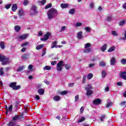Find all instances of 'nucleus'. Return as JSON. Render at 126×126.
I'll list each match as a JSON object with an SVG mask.
<instances>
[{"mask_svg":"<svg viewBox=\"0 0 126 126\" xmlns=\"http://www.w3.org/2000/svg\"><path fill=\"white\" fill-rule=\"evenodd\" d=\"M14 29L16 32H19V31H20V29H21V27L19 26H16L14 27Z\"/></svg>","mask_w":126,"mask_h":126,"instance_id":"obj_19","label":"nucleus"},{"mask_svg":"<svg viewBox=\"0 0 126 126\" xmlns=\"http://www.w3.org/2000/svg\"><path fill=\"white\" fill-rule=\"evenodd\" d=\"M101 75L102 78H105V77H106V75H107V73L106 72V71L103 70L101 73Z\"/></svg>","mask_w":126,"mask_h":126,"instance_id":"obj_22","label":"nucleus"},{"mask_svg":"<svg viewBox=\"0 0 126 126\" xmlns=\"http://www.w3.org/2000/svg\"><path fill=\"white\" fill-rule=\"evenodd\" d=\"M84 29L85 30H86V31H87V32H91V29L89 27H87L85 28Z\"/></svg>","mask_w":126,"mask_h":126,"instance_id":"obj_37","label":"nucleus"},{"mask_svg":"<svg viewBox=\"0 0 126 126\" xmlns=\"http://www.w3.org/2000/svg\"><path fill=\"white\" fill-rule=\"evenodd\" d=\"M19 119H21V116H19L18 115H16L12 117V120L14 122H15L16 123V121L18 120H19Z\"/></svg>","mask_w":126,"mask_h":126,"instance_id":"obj_10","label":"nucleus"},{"mask_svg":"<svg viewBox=\"0 0 126 126\" xmlns=\"http://www.w3.org/2000/svg\"><path fill=\"white\" fill-rule=\"evenodd\" d=\"M58 42L57 41H54L52 43V46H51V49H54V48H56L57 47V44Z\"/></svg>","mask_w":126,"mask_h":126,"instance_id":"obj_25","label":"nucleus"},{"mask_svg":"<svg viewBox=\"0 0 126 126\" xmlns=\"http://www.w3.org/2000/svg\"><path fill=\"white\" fill-rule=\"evenodd\" d=\"M106 118L105 115H102L100 118V121L101 122H104V120H105V118Z\"/></svg>","mask_w":126,"mask_h":126,"instance_id":"obj_46","label":"nucleus"},{"mask_svg":"<svg viewBox=\"0 0 126 126\" xmlns=\"http://www.w3.org/2000/svg\"><path fill=\"white\" fill-rule=\"evenodd\" d=\"M115 63H116V58L112 57L110 60V64L111 65H114Z\"/></svg>","mask_w":126,"mask_h":126,"instance_id":"obj_12","label":"nucleus"},{"mask_svg":"<svg viewBox=\"0 0 126 126\" xmlns=\"http://www.w3.org/2000/svg\"><path fill=\"white\" fill-rule=\"evenodd\" d=\"M112 102H108L106 105V108H109V107H110V106H112Z\"/></svg>","mask_w":126,"mask_h":126,"instance_id":"obj_53","label":"nucleus"},{"mask_svg":"<svg viewBox=\"0 0 126 126\" xmlns=\"http://www.w3.org/2000/svg\"><path fill=\"white\" fill-rule=\"evenodd\" d=\"M29 4V1L28 0H25L24 1V2H23V4L24 5H25L26 6V5H28V4Z\"/></svg>","mask_w":126,"mask_h":126,"instance_id":"obj_41","label":"nucleus"},{"mask_svg":"<svg viewBox=\"0 0 126 126\" xmlns=\"http://www.w3.org/2000/svg\"><path fill=\"white\" fill-rule=\"evenodd\" d=\"M120 78H123L125 80H126V70L124 71H121L119 74Z\"/></svg>","mask_w":126,"mask_h":126,"instance_id":"obj_6","label":"nucleus"},{"mask_svg":"<svg viewBox=\"0 0 126 126\" xmlns=\"http://www.w3.org/2000/svg\"><path fill=\"white\" fill-rule=\"evenodd\" d=\"M74 12H75V9H71L69 11V14L72 15L74 14Z\"/></svg>","mask_w":126,"mask_h":126,"instance_id":"obj_34","label":"nucleus"},{"mask_svg":"<svg viewBox=\"0 0 126 126\" xmlns=\"http://www.w3.org/2000/svg\"><path fill=\"white\" fill-rule=\"evenodd\" d=\"M38 13V10H37V6L35 5H33L31 8V15H33L34 14H37Z\"/></svg>","mask_w":126,"mask_h":126,"instance_id":"obj_5","label":"nucleus"},{"mask_svg":"<svg viewBox=\"0 0 126 126\" xmlns=\"http://www.w3.org/2000/svg\"><path fill=\"white\" fill-rule=\"evenodd\" d=\"M53 100L54 101H60V100H61V97H60V96L59 95H56L53 97Z\"/></svg>","mask_w":126,"mask_h":126,"instance_id":"obj_18","label":"nucleus"},{"mask_svg":"<svg viewBox=\"0 0 126 126\" xmlns=\"http://www.w3.org/2000/svg\"><path fill=\"white\" fill-rule=\"evenodd\" d=\"M0 47L1 48V49H2V50L4 49V48H5V43H4V42L3 41H1L0 42Z\"/></svg>","mask_w":126,"mask_h":126,"instance_id":"obj_14","label":"nucleus"},{"mask_svg":"<svg viewBox=\"0 0 126 126\" xmlns=\"http://www.w3.org/2000/svg\"><path fill=\"white\" fill-rule=\"evenodd\" d=\"M60 94L61 95H66V94H67V91H64L60 93Z\"/></svg>","mask_w":126,"mask_h":126,"instance_id":"obj_48","label":"nucleus"},{"mask_svg":"<svg viewBox=\"0 0 126 126\" xmlns=\"http://www.w3.org/2000/svg\"><path fill=\"white\" fill-rule=\"evenodd\" d=\"M125 23H126V21H122L121 22H120L119 25H120V26H123V25H124Z\"/></svg>","mask_w":126,"mask_h":126,"instance_id":"obj_49","label":"nucleus"},{"mask_svg":"<svg viewBox=\"0 0 126 126\" xmlns=\"http://www.w3.org/2000/svg\"><path fill=\"white\" fill-rule=\"evenodd\" d=\"M0 62L2 63L3 65H5L9 63V59L3 55H0Z\"/></svg>","mask_w":126,"mask_h":126,"instance_id":"obj_2","label":"nucleus"},{"mask_svg":"<svg viewBox=\"0 0 126 126\" xmlns=\"http://www.w3.org/2000/svg\"><path fill=\"white\" fill-rule=\"evenodd\" d=\"M10 6H11V4H10L6 5L5 8H6V9H8L9 8H10Z\"/></svg>","mask_w":126,"mask_h":126,"instance_id":"obj_55","label":"nucleus"},{"mask_svg":"<svg viewBox=\"0 0 126 126\" xmlns=\"http://www.w3.org/2000/svg\"><path fill=\"white\" fill-rule=\"evenodd\" d=\"M64 66H65L66 69H70V65L68 64H64Z\"/></svg>","mask_w":126,"mask_h":126,"instance_id":"obj_33","label":"nucleus"},{"mask_svg":"<svg viewBox=\"0 0 126 126\" xmlns=\"http://www.w3.org/2000/svg\"><path fill=\"white\" fill-rule=\"evenodd\" d=\"M111 34L113 35V36H118L119 35V33H118V32H116L115 31H111Z\"/></svg>","mask_w":126,"mask_h":126,"instance_id":"obj_30","label":"nucleus"},{"mask_svg":"<svg viewBox=\"0 0 126 126\" xmlns=\"http://www.w3.org/2000/svg\"><path fill=\"white\" fill-rule=\"evenodd\" d=\"M85 89L86 91L91 90V89H92V86H91V85L89 84V85L86 86Z\"/></svg>","mask_w":126,"mask_h":126,"instance_id":"obj_21","label":"nucleus"},{"mask_svg":"<svg viewBox=\"0 0 126 126\" xmlns=\"http://www.w3.org/2000/svg\"><path fill=\"white\" fill-rule=\"evenodd\" d=\"M23 69H24V66H22L19 67L18 68L17 71H18V72H20V71H22V70H23Z\"/></svg>","mask_w":126,"mask_h":126,"instance_id":"obj_24","label":"nucleus"},{"mask_svg":"<svg viewBox=\"0 0 126 126\" xmlns=\"http://www.w3.org/2000/svg\"><path fill=\"white\" fill-rule=\"evenodd\" d=\"M52 68L50 66H45L43 67L44 70H50Z\"/></svg>","mask_w":126,"mask_h":126,"instance_id":"obj_32","label":"nucleus"},{"mask_svg":"<svg viewBox=\"0 0 126 126\" xmlns=\"http://www.w3.org/2000/svg\"><path fill=\"white\" fill-rule=\"evenodd\" d=\"M121 105L123 107H126V101H123L121 103Z\"/></svg>","mask_w":126,"mask_h":126,"instance_id":"obj_50","label":"nucleus"},{"mask_svg":"<svg viewBox=\"0 0 126 126\" xmlns=\"http://www.w3.org/2000/svg\"><path fill=\"white\" fill-rule=\"evenodd\" d=\"M52 65H55V64H57V61H53L51 62Z\"/></svg>","mask_w":126,"mask_h":126,"instance_id":"obj_59","label":"nucleus"},{"mask_svg":"<svg viewBox=\"0 0 126 126\" xmlns=\"http://www.w3.org/2000/svg\"><path fill=\"white\" fill-rule=\"evenodd\" d=\"M44 55H46V49H44L42 50V57H44Z\"/></svg>","mask_w":126,"mask_h":126,"instance_id":"obj_52","label":"nucleus"},{"mask_svg":"<svg viewBox=\"0 0 126 126\" xmlns=\"http://www.w3.org/2000/svg\"><path fill=\"white\" fill-rule=\"evenodd\" d=\"M38 93H39L40 95H44V93H45V90L43 89H40L38 91Z\"/></svg>","mask_w":126,"mask_h":126,"instance_id":"obj_16","label":"nucleus"},{"mask_svg":"<svg viewBox=\"0 0 126 126\" xmlns=\"http://www.w3.org/2000/svg\"><path fill=\"white\" fill-rule=\"evenodd\" d=\"M17 9V5L16 4H14L12 6V11H15Z\"/></svg>","mask_w":126,"mask_h":126,"instance_id":"obj_23","label":"nucleus"},{"mask_svg":"<svg viewBox=\"0 0 126 126\" xmlns=\"http://www.w3.org/2000/svg\"><path fill=\"white\" fill-rule=\"evenodd\" d=\"M121 63L122 64H126V59H123L121 60Z\"/></svg>","mask_w":126,"mask_h":126,"instance_id":"obj_42","label":"nucleus"},{"mask_svg":"<svg viewBox=\"0 0 126 126\" xmlns=\"http://www.w3.org/2000/svg\"><path fill=\"white\" fill-rule=\"evenodd\" d=\"M12 108H13V106H12V105H11L8 109L6 108V113H7V111H8V112H11V111H12Z\"/></svg>","mask_w":126,"mask_h":126,"instance_id":"obj_35","label":"nucleus"},{"mask_svg":"<svg viewBox=\"0 0 126 126\" xmlns=\"http://www.w3.org/2000/svg\"><path fill=\"white\" fill-rule=\"evenodd\" d=\"M116 84L118 86H122V85H123V83H122V82H118L116 83Z\"/></svg>","mask_w":126,"mask_h":126,"instance_id":"obj_56","label":"nucleus"},{"mask_svg":"<svg viewBox=\"0 0 126 126\" xmlns=\"http://www.w3.org/2000/svg\"><path fill=\"white\" fill-rule=\"evenodd\" d=\"M19 16H23L24 15V13L23 12V10L20 9L19 11Z\"/></svg>","mask_w":126,"mask_h":126,"instance_id":"obj_29","label":"nucleus"},{"mask_svg":"<svg viewBox=\"0 0 126 126\" xmlns=\"http://www.w3.org/2000/svg\"><path fill=\"white\" fill-rule=\"evenodd\" d=\"M107 49V45L104 44L101 48V50L102 52H105L106 51V49Z\"/></svg>","mask_w":126,"mask_h":126,"instance_id":"obj_26","label":"nucleus"},{"mask_svg":"<svg viewBox=\"0 0 126 126\" xmlns=\"http://www.w3.org/2000/svg\"><path fill=\"white\" fill-rule=\"evenodd\" d=\"M51 36V33L47 32L45 35H44V37H42L40 39L41 41H47V40L49 39V37Z\"/></svg>","mask_w":126,"mask_h":126,"instance_id":"obj_7","label":"nucleus"},{"mask_svg":"<svg viewBox=\"0 0 126 126\" xmlns=\"http://www.w3.org/2000/svg\"><path fill=\"white\" fill-rule=\"evenodd\" d=\"M35 99L37 100H40V96H39L38 95H35Z\"/></svg>","mask_w":126,"mask_h":126,"instance_id":"obj_64","label":"nucleus"},{"mask_svg":"<svg viewBox=\"0 0 126 126\" xmlns=\"http://www.w3.org/2000/svg\"><path fill=\"white\" fill-rule=\"evenodd\" d=\"M92 77H93V74L90 73L88 74V75L87 76V79L89 80L91 79V78H92Z\"/></svg>","mask_w":126,"mask_h":126,"instance_id":"obj_38","label":"nucleus"},{"mask_svg":"<svg viewBox=\"0 0 126 126\" xmlns=\"http://www.w3.org/2000/svg\"><path fill=\"white\" fill-rule=\"evenodd\" d=\"M90 52H91V49L90 48L86 49L84 51V53H90Z\"/></svg>","mask_w":126,"mask_h":126,"instance_id":"obj_43","label":"nucleus"},{"mask_svg":"<svg viewBox=\"0 0 126 126\" xmlns=\"http://www.w3.org/2000/svg\"><path fill=\"white\" fill-rule=\"evenodd\" d=\"M82 34H83V32L82 31L79 32L77 33V37L79 40H81L82 38H83V35H82Z\"/></svg>","mask_w":126,"mask_h":126,"instance_id":"obj_9","label":"nucleus"},{"mask_svg":"<svg viewBox=\"0 0 126 126\" xmlns=\"http://www.w3.org/2000/svg\"><path fill=\"white\" fill-rule=\"evenodd\" d=\"M58 11L56 9L51 8L47 11L48 19H53L58 15Z\"/></svg>","mask_w":126,"mask_h":126,"instance_id":"obj_1","label":"nucleus"},{"mask_svg":"<svg viewBox=\"0 0 126 126\" xmlns=\"http://www.w3.org/2000/svg\"><path fill=\"white\" fill-rule=\"evenodd\" d=\"M79 99V94H78L75 96V102H77Z\"/></svg>","mask_w":126,"mask_h":126,"instance_id":"obj_45","label":"nucleus"},{"mask_svg":"<svg viewBox=\"0 0 126 126\" xmlns=\"http://www.w3.org/2000/svg\"><path fill=\"white\" fill-rule=\"evenodd\" d=\"M43 35V32H42V31H39L38 34V36H40Z\"/></svg>","mask_w":126,"mask_h":126,"instance_id":"obj_63","label":"nucleus"},{"mask_svg":"<svg viewBox=\"0 0 126 126\" xmlns=\"http://www.w3.org/2000/svg\"><path fill=\"white\" fill-rule=\"evenodd\" d=\"M17 85V82H14L11 83L9 85V87H11V88H12L13 90H19V89L21 88V86L20 85L16 86Z\"/></svg>","mask_w":126,"mask_h":126,"instance_id":"obj_3","label":"nucleus"},{"mask_svg":"<svg viewBox=\"0 0 126 126\" xmlns=\"http://www.w3.org/2000/svg\"><path fill=\"white\" fill-rule=\"evenodd\" d=\"M73 85H74V83H71L68 85L69 87H72V86H73Z\"/></svg>","mask_w":126,"mask_h":126,"instance_id":"obj_61","label":"nucleus"},{"mask_svg":"<svg viewBox=\"0 0 126 126\" xmlns=\"http://www.w3.org/2000/svg\"><path fill=\"white\" fill-rule=\"evenodd\" d=\"M4 74V72H3V68H1L0 69V75H3Z\"/></svg>","mask_w":126,"mask_h":126,"instance_id":"obj_44","label":"nucleus"},{"mask_svg":"<svg viewBox=\"0 0 126 126\" xmlns=\"http://www.w3.org/2000/svg\"><path fill=\"white\" fill-rule=\"evenodd\" d=\"M85 121V118L83 117H81L78 121V123H82V122H84Z\"/></svg>","mask_w":126,"mask_h":126,"instance_id":"obj_27","label":"nucleus"},{"mask_svg":"<svg viewBox=\"0 0 126 126\" xmlns=\"http://www.w3.org/2000/svg\"><path fill=\"white\" fill-rule=\"evenodd\" d=\"M64 66L63 61L59 62L57 64V71H62Z\"/></svg>","mask_w":126,"mask_h":126,"instance_id":"obj_4","label":"nucleus"},{"mask_svg":"<svg viewBox=\"0 0 126 126\" xmlns=\"http://www.w3.org/2000/svg\"><path fill=\"white\" fill-rule=\"evenodd\" d=\"M51 6H52V4L50 3L45 6V9H48V8H50V7H51Z\"/></svg>","mask_w":126,"mask_h":126,"instance_id":"obj_51","label":"nucleus"},{"mask_svg":"<svg viewBox=\"0 0 126 126\" xmlns=\"http://www.w3.org/2000/svg\"><path fill=\"white\" fill-rule=\"evenodd\" d=\"M28 42H25V43H24L22 44L21 46L22 47H26V46H27L28 45Z\"/></svg>","mask_w":126,"mask_h":126,"instance_id":"obj_54","label":"nucleus"},{"mask_svg":"<svg viewBox=\"0 0 126 126\" xmlns=\"http://www.w3.org/2000/svg\"><path fill=\"white\" fill-rule=\"evenodd\" d=\"M69 5L68 3H62L61 4V7L63 9L64 8H67Z\"/></svg>","mask_w":126,"mask_h":126,"instance_id":"obj_13","label":"nucleus"},{"mask_svg":"<svg viewBox=\"0 0 126 126\" xmlns=\"http://www.w3.org/2000/svg\"><path fill=\"white\" fill-rule=\"evenodd\" d=\"M75 27H81L82 23L81 22H77L75 25Z\"/></svg>","mask_w":126,"mask_h":126,"instance_id":"obj_28","label":"nucleus"},{"mask_svg":"<svg viewBox=\"0 0 126 126\" xmlns=\"http://www.w3.org/2000/svg\"><path fill=\"white\" fill-rule=\"evenodd\" d=\"M112 18H113L112 15L108 16L106 17V21H111V20H112Z\"/></svg>","mask_w":126,"mask_h":126,"instance_id":"obj_31","label":"nucleus"},{"mask_svg":"<svg viewBox=\"0 0 126 126\" xmlns=\"http://www.w3.org/2000/svg\"><path fill=\"white\" fill-rule=\"evenodd\" d=\"M110 90V88L109 87H106L105 89V92H108Z\"/></svg>","mask_w":126,"mask_h":126,"instance_id":"obj_62","label":"nucleus"},{"mask_svg":"<svg viewBox=\"0 0 126 126\" xmlns=\"http://www.w3.org/2000/svg\"><path fill=\"white\" fill-rule=\"evenodd\" d=\"M83 111H84V107L82 106L80 109V113H83Z\"/></svg>","mask_w":126,"mask_h":126,"instance_id":"obj_60","label":"nucleus"},{"mask_svg":"<svg viewBox=\"0 0 126 126\" xmlns=\"http://www.w3.org/2000/svg\"><path fill=\"white\" fill-rule=\"evenodd\" d=\"M28 37V34H23L19 37L20 39L21 40H24V39H26Z\"/></svg>","mask_w":126,"mask_h":126,"instance_id":"obj_17","label":"nucleus"},{"mask_svg":"<svg viewBox=\"0 0 126 126\" xmlns=\"http://www.w3.org/2000/svg\"><path fill=\"white\" fill-rule=\"evenodd\" d=\"M115 49H116V47H115V46L110 47V48L108 49V52H113V51H114V50H115Z\"/></svg>","mask_w":126,"mask_h":126,"instance_id":"obj_39","label":"nucleus"},{"mask_svg":"<svg viewBox=\"0 0 126 126\" xmlns=\"http://www.w3.org/2000/svg\"><path fill=\"white\" fill-rule=\"evenodd\" d=\"M45 47V45L44 44H40L39 45H37L36 47V50H41V49H42V48H44Z\"/></svg>","mask_w":126,"mask_h":126,"instance_id":"obj_20","label":"nucleus"},{"mask_svg":"<svg viewBox=\"0 0 126 126\" xmlns=\"http://www.w3.org/2000/svg\"><path fill=\"white\" fill-rule=\"evenodd\" d=\"M105 64H106V63L104 62H101L99 63V65L100 66H105Z\"/></svg>","mask_w":126,"mask_h":126,"instance_id":"obj_47","label":"nucleus"},{"mask_svg":"<svg viewBox=\"0 0 126 126\" xmlns=\"http://www.w3.org/2000/svg\"><path fill=\"white\" fill-rule=\"evenodd\" d=\"M16 125V123L15 122L13 121V120H11L9 122L8 124L7 125V126H14Z\"/></svg>","mask_w":126,"mask_h":126,"instance_id":"obj_11","label":"nucleus"},{"mask_svg":"<svg viewBox=\"0 0 126 126\" xmlns=\"http://www.w3.org/2000/svg\"><path fill=\"white\" fill-rule=\"evenodd\" d=\"M86 91H87V93H86L87 96H90V95H92V94H93V91L91 90H88Z\"/></svg>","mask_w":126,"mask_h":126,"instance_id":"obj_15","label":"nucleus"},{"mask_svg":"<svg viewBox=\"0 0 126 126\" xmlns=\"http://www.w3.org/2000/svg\"><path fill=\"white\" fill-rule=\"evenodd\" d=\"M101 99L100 98H96L94 99L93 101L94 105H99V104H101Z\"/></svg>","mask_w":126,"mask_h":126,"instance_id":"obj_8","label":"nucleus"},{"mask_svg":"<svg viewBox=\"0 0 126 126\" xmlns=\"http://www.w3.org/2000/svg\"><path fill=\"white\" fill-rule=\"evenodd\" d=\"M22 59H23V60H27V55H24L22 56Z\"/></svg>","mask_w":126,"mask_h":126,"instance_id":"obj_58","label":"nucleus"},{"mask_svg":"<svg viewBox=\"0 0 126 126\" xmlns=\"http://www.w3.org/2000/svg\"><path fill=\"white\" fill-rule=\"evenodd\" d=\"M86 80V76H84L83 78V81L82 83L84 84V83L85 82V80Z\"/></svg>","mask_w":126,"mask_h":126,"instance_id":"obj_57","label":"nucleus"},{"mask_svg":"<svg viewBox=\"0 0 126 126\" xmlns=\"http://www.w3.org/2000/svg\"><path fill=\"white\" fill-rule=\"evenodd\" d=\"M91 46V44L89 43H87L85 45V49H88V48H90Z\"/></svg>","mask_w":126,"mask_h":126,"instance_id":"obj_36","label":"nucleus"},{"mask_svg":"<svg viewBox=\"0 0 126 126\" xmlns=\"http://www.w3.org/2000/svg\"><path fill=\"white\" fill-rule=\"evenodd\" d=\"M66 29V27L64 26L61 27V29L60 30V32H63Z\"/></svg>","mask_w":126,"mask_h":126,"instance_id":"obj_40","label":"nucleus"}]
</instances>
